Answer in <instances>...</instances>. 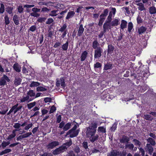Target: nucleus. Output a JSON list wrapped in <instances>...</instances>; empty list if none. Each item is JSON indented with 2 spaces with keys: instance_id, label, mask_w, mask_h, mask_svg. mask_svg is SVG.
Listing matches in <instances>:
<instances>
[{
  "instance_id": "de8ad7c7",
  "label": "nucleus",
  "mask_w": 156,
  "mask_h": 156,
  "mask_svg": "<svg viewBox=\"0 0 156 156\" xmlns=\"http://www.w3.org/2000/svg\"><path fill=\"white\" fill-rule=\"evenodd\" d=\"M98 131V132H101L103 133H105L106 132L105 129L103 126L99 127Z\"/></svg>"
},
{
  "instance_id": "09e8293b",
  "label": "nucleus",
  "mask_w": 156,
  "mask_h": 156,
  "mask_svg": "<svg viewBox=\"0 0 156 156\" xmlns=\"http://www.w3.org/2000/svg\"><path fill=\"white\" fill-rule=\"evenodd\" d=\"M117 123L115 122L113 124L110 128V130L112 132H114L116 129L117 127Z\"/></svg>"
},
{
  "instance_id": "5701e85b",
  "label": "nucleus",
  "mask_w": 156,
  "mask_h": 156,
  "mask_svg": "<svg viewBox=\"0 0 156 156\" xmlns=\"http://www.w3.org/2000/svg\"><path fill=\"white\" fill-rule=\"evenodd\" d=\"M60 27V28L58 30L59 32H61V33H62L63 32L67 30V25L66 23L64 24L62 26Z\"/></svg>"
},
{
  "instance_id": "0eeeda50",
  "label": "nucleus",
  "mask_w": 156,
  "mask_h": 156,
  "mask_svg": "<svg viewBox=\"0 0 156 156\" xmlns=\"http://www.w3.org/2000/svg\"><path fill=\"white\" fill-rule=\"evenodd\" d=\"M152 146V145H151V144H147L145 148L146 151L148 152V153L150 155L152 154L154 151V148Z\"/></svg>"
},
{
  "instance_id": "72a5a7b5",
  "label": "nucleus",
  "mask_w": 156,
  "mask_h": 156,
  "mask_svg": "<svg viewBox=\"0 0 156 156\" xmlns=\"http://www.w3.org/2000/svg\"><path fill=\"white\" fill-rule=\"evenodd\" d=\"M133 141L134 142L135 145L138 146V147H140L141 143L140 141L136 139H134L133 140Z\"/></svg>"
},
{
  "instance_id": "6e6d98bb",
  "label": "nucleus",
  "mask_w": 156,
  "mask_h": 156,
  "mask_svg": "<svg viewBox=\"0 0 156 156\" xmlns=\"http://www.w3.org/2000/svg\"><path fill=\"white\" fill-rule=\"evenodd\" d=\"M49 3H51V2H41L38 3V5H45L47 6Z\"/></svg>"
},
{
  "instance_id": "f3484780",
  "label": "nucleus",
  "mask_w": 156,
  "mask_h": 156,
  "mask_svg": "<svg viewBox=\"0 0 156 156\" xmlns=\"http://www.w3.org/2000/svg\"><path fill=\"white\" fill-rule=\"evenodd\" d=\"M88 55V53L86 51H83L81 54V55L80 57V60L81 61H84L86 58L87 55Z\"/></svg>"
},
{
  "instance_id": "b1692460",
  "label": "nucleus",
  "mask_w": 156,
  "mask_h": 156,
  "mask_svg": "<svg viewBox=\"0 0 156 156\" xmlns=\"http://www.w3.org/2000/svg\"><path fill=\"white\" fill-rule=\"evenodd\" d=\"M27 95L29 96V97H34L35 95V93L33 90H30L28 91L27 93Z\"/></svg>"
},
{
  "instance_id": "8fccbe9b",
  "label": "nucleus",
  "mask_w": 156,
  "mask_h": 156,
  "mask_svg": "<svg viewBox=\"0 0 156 156\" xmlns=\"http://www.w3.org/2000/svg\"><path fill=\"white\" fill-rule=\"evenodd\" d=\"M5 11V6L3 3L0 4V13L3 14Z\"/></svg>"
},
{
  "instance_id": "bb28decb",
  "label": "nucleus",
  "mask_w": 156,
  "mask_h": 156,
  "mask_svg": "<svg viewBox=\"0 0 156 156\" xmlns=\"http://www.w3.org/2000/svg\"><path fill=\"white\" fill-rule=\"evenodd\" d=\"M72 122H69L67 123L63 127V129L64 131H66L69 129L71 127Z\"/></svg>"
},
{
  "instance_id": "412c9836",
  "label": "nucleus",
  "mask_w": 156,
  "mask_h": 156,
  "mask_svg": "<svg viewBox=\"0 0 156 156\" xmlns=\"http://www.w3.org/2000/svg\"><path fill=\"white\" fill-rule=\"evenodd\" d=\"M136 5L139 6L138 8L139 10L142 11L146 10L144 5L142 3L140 2L136 3Z\"/></svg>"
},
{
  "instance_id": "a878e982",
  "label": "nucleus",
  "mask_w": 156,
  "mask_h": 156,
  "mask_svg": "<svg viewBox=\"0 0 156 156\" xmlns=\"http://www.w3.org/2000/svg\"><path fill=\"white\" fill-rule=\"evenodd\" d=\"M119 23V20L118 19H115L111 23V25L112 27L116 26Z\"/></svg>"
},
{
  "instance_id": "a18cd8bd",
  "label": "nucleus",
  "mask_w": 156,
  "mask_h": 156,
  "mask_svg": "<svg viewBox=\"0 0 156 156\" xmlns=\"http://www.w3.org/2000/svg\"><path fill=\"white\" fill-rule=\"evenodd\" d=\"M37 91H44L47 90V89L43 87L38 86L36 88Z\"/></svg>"
},
{
  "instance_id": "c03bdc74",
  "label": "nucleus",
  "mask_w": 156,
  "mask_h": 156,
  "mask_svg": "<svg viewBox=\"0 0 156 156\" xmlns=\"http://www.w3.org/2000/svg\"><path fill=\"white\" fill-rule=\"evenodd\" d=\"M47 18L45 17H39L37 19V21L40 23H42L45 22Z\"/></svg>"
},
{
  "instance_id": "ddd939ff",
  "label": "nucleus",
  "mask_w": 156,
  "mask_h": 156,
  "mask_svg": "<svg viewBox=\"0 0 156 156\" xmlns=\"http://www.w3.org/2000/svg\"><path fill=\"white\" fill-rule=\"evenodd\" d=\"M147 28L143 26H141L138 28V33L139 35L142 34L145 32Z\"/></svg>"
},
{
  "instance_id": "052dcab7",
  "label": "nucleus",
  "mask_w": 156,
  "mask_h": 156,
  "mask_svg": "<svg viewBox=\"0 0 156 156\" xmlns=\"http://www.w3.org/2000/svg\"><path fill=\"white\" fill-rule=\"evenodd\" d=\"M137 22L138 24H140L143 22V20L140 16H138L136 18Z\"/></svg>"
},
{
  "instance_id": "c9c22d12",
  "label": "nucleus",
  "mask_w": 156,
  "mask_h": 156,
  "mask_svg": "<svg viewBox=\"0 0 156 156\" xmlns=\"http://www.w3.org/2000/svg\"><path fill=\"white\" fill-rule=\"evenodd\" d=\"M72 144V142L71 139H70L69 140V141L68 142L64 143L63 144L64 145L66 146L67 147V149L68 148L70 147Z\"/></svg>"
},
{
  "instance_id": "4468645a",
  "label": "nucleus",
  "mask_w": 156,
  "mask_h": 156,
  "mask_svg": "<svg viewBox=\"0 0 156 156\" xmlns=\"http://www.w3.org/2000/svg\"><path fill=\"white\" fill-rule=\"evenodd\" d=\"M127 22L124 20H122L121 21L120 25V28L122 30L127 27Z\"/></svg>"
},
{
  "instance_id": "7ed1b4c3",
  "label": "nucleus",
  "mask_w": 156,
  "mask_h": 156,
  "mask_svg": "<svg viewBox=\"0 0 156 156\" xmlns=\"http://www.w3.org/2000/svg\"><path fill=\"white\" fill-rule=\"evenodd\" d=\"M103 51V49L100 47L94 50V58H99L102 55Z\"/></svg>"
},
{
  "instance_id": "e433bc0d",
  "label": "nucleus",
  "mask_w": 156,
  "mask_h": 156,
  "mask_svg": "<svg viewBox=\"0 0 156 156\" xmlns=\"http://www.w3.org/2000/svg\"><path fill=\"white\" fill-rule=\"evenodd\" d=\"M125 147L126 148H128L129 150H133L134 146L133 144L131 143L126 144Z\"/></svg>"
},
{
  "instance_id": "dca6fc26",
  "label": "nucleus",
  "mask_w": 156,
  "mask_h": 156,
  "mask_svg": "<svg viewBox=\"0 0 156 156\" xmlns=\"http://www.w3.org/2000/svg\"><path fill=\"white\" fill-rule=\"evenodd\" d=\"M119 151L113 150L110 152L108 153V156H119Z\"/></svg>"
},
{
  "instance_id": "4c0bfd02",
  "label": "nucleus",
  "mask_w": 156,
  "mask_h": 156,
  "mask_svg": "<svg viewBox=\"0 0 156 156\" xmlns=\"http://www.w3.org/2000/svg\"><path fill=\"white\" fill-rule=\"evenodd\" d=\"M149 67L147 65H144L143 66V69L142 71L144 72V74L146 73L147 74L149 71L148 70Z\"/></svg>"
},
{
  "instance_id": "393cba45",
  "label": "nucleus",
  "mask_w": 156,
  "mask_h": 156,
  "mask_svg": "<svg viewBox=\"0 0 156 156\" xmlns=\"http://www.w3.org/2000/svg\"><path fill=\"white\" fill-rule=\"evenodd\" d=\"M13 20L16 25H18L19 24V17L17 15L15 14L13 16Z\"/></svg>"
},
{
  "instance_id": "37998d69",
  "label": "nucleus",
  "mask_w": 156,
  "mask_h": 156,
  "mask_svg": "<svg viewBox=\"0 0 156 156\" xmlns=\"http://www.w3.org/2000/svg\"><path fill=\"white\" fill-rule=\"evenodd\" d=\"M77 125H75L71 129H70L67 133L66 134V136L69 135V134L73 131L76 130V129L77 128Z\"/></svg>"
},
{
  "instance_id": "a19ab883",
  "label": "nucleus",
  "mask_w": 156,
  "mask_h": 156,
  "mask_svg": "<svg viewBox=\"0 0 156 156\" xmlns=\"http://www.w3.org/2000/svg\"><path fill=\"white\" fill-rule=\"evenodd\" d=\"M144 118L147 120L152 121L153 119V117L149 114L144 115Z\"/></svg>"
},
{
  "instance_id": "473e14b6",
  "label": "nucleus",
  "mask_w": 156,
  "mask_h": 156,
  "mask_svg": "<svg viewBox=\"0 0 156 156\" xmlns=\"http://www.w3.org/2000/svg\"><path fill=\"white\" fill-rule=\"evenodd\" d=\"M19 105L18 103H17L15 105L12 106L11 109L10 110L9 112L7 113V115H9L14 110L18 107Z\"/></svg>"
},
{
  "instance_id": "338daca9",
  "label": "nucleus",
  "mask_w": 156,
  "mask_h": 156,
  "mask_svg": "<svg viewBox=\"0 0 156 156\" xmlns=\"http://www.w3.org/2000/svg\"><path fill=\"white\" fill-rule=\"evenodd\" d=\"M56 110V107L54 105H53L50 108V111L49 112L50 114L53 113Z\"/></svg>"
},
{
  "instance_id": "6e6552de",
  "label": "nucleus",
  "mask_w": 156,
  "mask_h": 156,
  "mask_svg": "<svg viewBox=\"0 0 156 156\" xmlns=\"http://www.w3.org/2000/svg\"><path fill=\"white\" fill-rule=\"evenodd\" d=\"M6 11L9 15L12 16L13 15V5L8 6L5 8Z\"/></svg>"
},
{
  "instance_id": "9b49d317",
  "label": "nucleus",
  "mask_w": 156,
  "mask_h": 156,
  "mask_svg": "<svg viewBox=\"0 0 156 156\" xmlns=\"http://www.w3.org/2000/svg\"><path fill=\"white\" fill-rule=\"evenodd\" d=\"M115 47L112 44H108V54H111L113 53Z\"/></svg>"
},
{
  "instance_id": "39448f33",
  "label": "nucleus",
  "mask_w": 156,
  "mask_h": 156,
  "mask_svg": "<svg viewBox=\"0 0 156 156\" xmlns=\"http://www.w3.org/2000/svg\"><path fill=\"white\" fill-rule=\"evenodd\" d=\"M10 80L8 77L5 75H4L0 80V86L5 85L6 84V81L9 82Z\"/></svg>"
},
{
  "instance_id": "603ef678",
  "label": "nucleus",
  "mask_w": 156,
  "mask_h": 156,
  "mask_svg": "<svg viewBox=\"0 0 156 156\" xmlns=\"http://www.w3.org/2000/svg\"><path fill=\"white\" fill-rule=\"evenodd\" d=\"M15 84L17 85H19L20 84L21 82V79L19 77H17L15 79Z\"/></svg>"
},
{
  "instance_id": "79ce46f5",
  "label": "nucleus",
  "mask_w": 156,
  "mask_h": 156,
  "mask_svg": "<svg viewBox=\"0 0 156 156\" xmlns=\"http://www.w3.org/2000/svg\"><path fill=\"white\" fill-rule=\"evenodd\" d=\"M112 12L110 11L108 16L105 21L110 23L112 20Z\"/></svg>"
},
{
  "instance_id": "423d86ee",
  "label": "nucleus",
  "mask_w": 156,
  "mask_h": 156,
  "mask_svg": "<svg viewBox=\"0 0 156 156\" xmlns=\"http://www.w3.org/2000/svg\"><path fill=\"white\" fill-rule=\"evenodd\" d=\"M111 26H112L110 23L105 21L103 26V30L106 32L107 31H109V30H111Z\"/></svg>"
},
{
  "instance_id": "3c124183",
  "label": "nucleus",
  "mask_w": 156,
  "mask_h": 156,
  "mask_svg": "<svg viewBox=\"0 0 156 156\" xmlns=\"http://www.w3.org/2000/svg\"><path fill=\"white\" fill-rule=\"evenodd\" d=\"M10 143L9 141L5 142V141H3L2 144L1 145L2 147V148H5Z\"/></svg>"
},
{
  "instance_id": "13d9d810",
  "label": "nucleus",
  "mask_w": 156,
  "mask_h": 156,
  "mask_svg": "<svg viewBox=\"0 0 156 156\" xmlns=\"http://www.w3.org/2000/svg\"><path fill=\"white\" fill-rule=\"evenodd\" d=\"M108 12L109 10L108 9H105L104 10L103 12L101 14V15L106 17V16L108 15Z\"/></svg>"
},
{
  "instance_id": "2f4dec72",
  "label": "nucleus",
  "mask_w": 156,
  "mask_h": 156,
  "mask_svg": "<svg viewBox=\"0 0 156 156\" xmlns=\"http://www.w3.org/2000/svg\"><path fill=\"white\" fill-rule=\"evenodd\" d=\"M36 103L35 101L31 102L27 105V108L29 109H31L33 107H34L36 105Z\"/></svg>"
},
{
  "instance_id": "f8f14e48",
  "label": "nucleus",
  "mask_w": 156,
  "mask_h": 156,
  "mask_svg": "<svg viewBox=\"0 0 156 156\" xmlns=\"http://www.w3.org/2000/svg\"><path fill=\"white\" fill-rule=\"evenodd\" d=\"M79 129H77L76 130L72 131L69 134L70 137L72 138L76 136L79 134Z\"/></svg>"
},
{
  "instance_id": "f257e3e1",
  "label": "nucleus",
  "mask_w": 156,
  "mask_h": 156,
  "mask_svg": "<svg viewBox=\"0 0 156 156\" xmlns=\"http://www.w3.org/2000/svg\"><path fill=\"white\" fill-rule=\"evenodd\" d=\"M97 127V123H92L88 127H86L85 129L87 137L89 138L90 141L92 143L97 140L99 137L98 135H95Z\"/></svg>"
},
{
  "instance_id": "bf43d9fd",
  "label": "nucleus",
  "mask_w": 156,
  "mask_h": 156,
  "mask_svg": "<svg viewBox=\"0 0 156 156\" xmlns=\"http://www.w3.org/2000/svg\"><path fill=\"white\" fill-rule=\"evenodd\" d=\"M49 11V9L46 7H43L41 10V12L45 13V12H48Z\"/></svg>"
},
{
  "instance_id": "9d476101",
  "label": "nucleus",
  "mask_w": 156,
  "mask_h": 156,
  "mask_svg": "<svg viewBox=\"0 0 156 156\" xmlns=\"http://www.w3.org/2000/svg\"><path fill=\"white\" fill-rule=\"evenodd\" d=\"M84 31V29L83 27V24H80V25L79 29L78 30V32L77 33L78 36L80 37L81 36Z\"/></svg>"
},
{
  "instance_id": "e2e57ef3",
  "label": "nucleus",
  "mask_w": 156,
  "mask_h": 156,
  "mask_svg": "<svg viewBox=\"0 0 156 156\" xmlns=\"http://www.w3.org/2000/svg\"><path fill=\"white\" fill-rule=\"evenodd\" d=\"M37 29V27L35 25L32 26L29 28L30 30L32 32H34Z\"/></svg>"
},
{
  "instance_id": "f03ea898",
  "label": "nucleus",
  "mask_w": 156,
  "mask_h": 156,
  "mask_svg": "<svg viewBox=\"0 0 156 156\" xmlns=\"http://www.w3.org/2000/svg\"><path fill=\"white\" fill-rule=\"evenodd\" d=\"M67 150V147L63 144L54 150L52 152V154L54 155H57L62 153Z\"/></svg>"
},
{
  "instance_id": "4d7b16f0",
  "label": "nucleus",
  "mask_w": 156,
  "mask_h": 156,
  "mask_svg": "<svg viewBox=\"0 0 156 156\" xmlns=\"http://www.w3.org/2000/svg\"><path fill=\"white\" fill-rule=\"evenodd\" d=\"M57 11V10H52L51 12V13L49 14L50 16H56L57 15V14H56Z\"/></svg>"
},
{
  "instance_id": "c756f323",
  "label": "nucleus",
  "mask_w": 156,
  "mask_h": 156,
  "mask_svg": "<svg viewBox=\"0 0 156 156\" xmlns=\"http://www.w3.org/2000/svg\"><path fill=\"white\" fill-rule=\"evenodd\" d=\"M48 34L47 37L50 38H52V37L54 33V30H51V27L49 28L48 30Z\"/></svg>"
},
{
  "instance_id": "6ab92c4d",
  "label": "nucleus",
  "mask_w": 156,
  "mask_h": 156,
  "mask_svg": "<svg viewBox=\"0 0 156 156\" xmlns=\"http://www.w3.org/2000/svg\"><path fill=\"white\" fill-rule=\"evenodd\" d=\"M147 143H149V144H151V145H152L153 146H154L155 145L156 143L155 140L154 139L151 138L149 137L146 139Z\"/></svg>"
},
{
  "instance_id": "a211bd4d",
  "label": "nucleus",
  "mask_w": 156,
  "mask_h": 156,
  "mask_svg": "<svg viewBox=\"0 0 156 156\" xmlns=\"http://www.w3.org/2000/svg\"><path fill=\"white\" fill-rule=\"evenodd\" d=\"M100 47V44L97 40H94L92 42V47L94 49H97Z\"/></svg>"
},
{
  "instance_id": "f704fd0d",
  "label": "nucleus",
  "mask_w": 156,
  "mask_h": 156,
  "mask_svg": "<svg viewBox=\"0 0 156 156\" xmlns=\"http://www.w3.org/2000/svg\"><path fill=\"white\" fill-rule=\"evenodd\" d=\"M40 83L38 82L32 81L31 83L29 86L31 87H38L40 85Z\"/></svg>"
},
{
  "instance_id": "1a4fd4ad",
  "label": "nucleus",
  "mask_w": 156,
  "mask_h": 156,
  "mask_svg": "<svg viewBox=\"0 0 156 156\" xmlns=\"http://www.w3.org/2000/svg\"><path fill=\"white\" fill-rule=\"evenodd\" d=\"M114 66V65L112 63L109 62L105 64L103 70L106 71L108 70L111 69Z\"/></svg>"
},
{
  "instance_id": "58836bf2",
  "label": "nucleus",
  "mask_w": 156,
  "mask_h": 156,
  "mask_svg": "<svg viewBox=\"0 0 156 156\" xmlns=\"http://www.w3.org/2000/svg\"><path fill=\"white\" fill-rule=\"evenodd\" d=\"M5 22V25H8L10 23V21L8 16L7 15H6L4 17Z\"/></svg>"
},
{
  "instance_id": "2eb2a0df",
  "label": "nucleus",
  "mask_w": 156,
  "mask_h": 156,
  "mask_svg": "<svg viewBox=\"0 0 156 156\" xmlns=\"http://www.w3.org/2000/svg\"><path fill=\"white\" fill-rule=\"evenodd\" d=\"M129 140V138L127 136L124 135L122 138L120 139V142L122 143H128Z\"/></svg>"
},
{
  "instance_id": "cd10ccee",
  "label": "nucleus",
  "mask_w": 156,
  "mask_h": 156,
  "mask_svg": "<svg viewBox=\"0 0 156 156\" xmlns=\"http://www.w3.org/2000/svg\"><path fill=\"white\" fill-rule=\"evenodd\" d=\"M149 13L151 14H154L156 13V8L154 6H151L149 8Z\"/></svg>"
},
{
  "instance_id": "69168bd1",
  "label": "nucleus",
  "mask_w": 156,
  "mask_h": 156,
  "mask_svg": "<svg viewBox=\"0 0 156 156\" xmlns=\"http://www.w3.org/2000/svg\"><path fill=\"white\" fill-rule=\"evenodd\" d=\"M101 64L99 62H96L95 64H94V68H101Z\"/></svg>"
},
{
  "instance_id": "4be33fe9",
  "label": "nucleus",
  "mask_w": 156,
  "mask_h": 156,
  "mask_svg": "<svg viewBox=\"0 0 156 156\" xmlns=\"http://www.w3.org/2000/svg\"><path fill=\"white\" fill-rule=\"evenodd\" d=\"M13 68L14 70L18 72H20V68L19 67V65L17 63H15L13 66Z\"/></svg>"
},
{
  "instance_id": "0e129e2a",
  "label": "nucleus",
  "mask_w": 156,
  "mask_h": 156,
  "mask_svg": "<svg viewBox=\"0 0 156 156\" xmlns=\"http://www.w3.org/2000/svg\"><path fill=\"white\" fill-rule=\"evenodd\" d=\"M33 126V124L32 123H30L28 124L27 126H26L24 127V129L26 130H28L30 128H31Z\"/></svg>"
},
{
  "instance_id": "774afa93",
  "label": "nucleus",
  "mask_w": 156,
  "mask_h": 156,
  "mask_svg": "<svg viewBox=\"0 0 156 156\" xmlns=\"http://www.w3.org/2000/svg\"><path fill=\"white\" fill-rule=\"evenodd\" d=\"M73 150L77 154H78L80 152V149L79 147L77 146H76Z\"/></svg>"
},
{
  "instance_id": "5fc2aeb1",
  "label": "nucleus",
  "mask_w": 156,
  "mask_h": 156,
  "mask_svg": "<svg viewBox=\"0 0 156 156\" xmlns=\"http://www.w3.org/2000/svg\"><path fill=\"white\" fill-rule=\"evenodd\" d=\"M41 93H37L36 94H35V95L34 97L30 98L29 100L30 101H31L34 99L40 97L41 96Z\"/></svg>"
},
{
  "instance_id": "c85d7f7f",
  "label": "nucleus",
  "mask_w": 156,
  "mask_h": 156,
  "mask_svg": "<svg viewBox=\"0 0 156 156\" xmlns=\"http://www.w3.org/2000/svg\"><path fill=\"white\" fill-rule=\"evenodd\" d=\"M75 12L73 11H70L67 14L66 17V20H69V18L73 17L75 14Z\"/></svg>"
},
{
  "instance_id": "aec40b11",
  "label": "nucleus",
  "mask_w": 156,
  "mask_h": 156,
  "mask_svg": "<svg viewBox=\"0 0 156 156\" xmlns=\"http://www.w3.org/2000/svg\"><path fill=\"white\" fill-rule=\"evenodd\" d=\"M69 45V41H67L65 44L62 45L61 47L62 50L64 51H67Z\"/></svg>"
},
{
  "instance_id": "49530a36",
  "label": "nucleus",
  "mask_w": 156,
  "mask_h": 156,
  "mask_svg": "<svg viewBox=\"0 0 156 156\" xmlns=\"http://www.w3.org/2000/svg\"><path fill=\"white\" fill-rule=\"evenodd\" d=\"M60 84L63 88H64L66 86L65 83V80L63 78H61L60 79Z\"/></svg>"
},
{
  "instance_id": "864d4df0",
  "label": "nucleus",
  "mask_w": 156,
  "mask_h": 156,
  "mask_svg": "<svg viewBox=\"0 0 156 156\" xmlns=\"http://www.w3.org/2000/svg\"><path fill=\"white\" fill-rule=\"evenodd\" d=\"M30 98L29 96L27 95L26 96L23 97L22 99H20L21 102H24L25 101L29 100V101Z\"/></svg>"
},
{
  "instance_id": "680f3d73",
  "label": "nucleus",
  "mask_w": 156,
  "mask_h": 156,
  "mask_svg": "<svg viewBox=\"0 0 156 156\" xmlns=\"http://www.w3.org/2000/svg\"><path fill=\"white\" fill-rule=\"evenodd\" d=\"M56 7L60 9H63L64 8V6L63 4L58 3L56 5Z\"/></svg>"
},
{
  "instance_id": "7c9ffc66",
  "label": "nucleus",
  "mask_w": 156,
  "mask_h": 156,
  "mask_svg": "<svg viewBox=\"0 0 156 156\" xmlns=\"http://www.w3.org/2000/svg\"><path fill=\"white\" fill-rule=\"evenodd\" d=\"M133 25L132 22H129L128 23L127 30L128 32H129V33L131 32L133 28Z\"/></svg>"
},
{
  "instance_id": "ea45409f",
  "label": "nucleus",
  "mask_w": 156,
  "mask_h": 156,
  "mask_svg": "<svg viewBox=\"0 0 156 156\" xmlns=\"http://www.w3.org/2000/svg\"><path fill=\"white\" fill-rule=\"evenodd\" d=\"M83 147L85 150L88 151L89 149L88 148V143L87 141H84L82 144Z\"/></svg>"
},
{
  "instance_id": "20e7f679",
  "label": "nucleus",
  "mask_w": 156,
  "mask_h": 156,
  "mask_svg": "<svg viewBox=\"0 0 156 156\" xmlns=\"http://www.w3.org/2000/svg\"><path fill=\"white\" fill-rule=\"evenodd\" d=\"M59 144V142L58 141H53L48 143L47 146L48 149H52Z\"/></svg>"
}]
</instances>
